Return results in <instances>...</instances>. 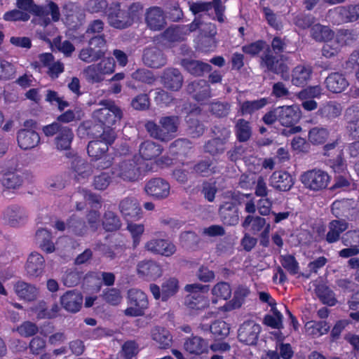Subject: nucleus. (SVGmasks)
Segmentation results:
<instances>
[{
	"label": "nucleus",
	"mask_w": 359,
	"mask_h": 359,
	"mask_svg": "<svg viewBox=\"0 0 359 359\" xmlns=\"http://www.w3.org/2000/svg\"><path fill=\"white\" fill-rule=\"evenodd\" d=\"M242 50L245 54L252 57L264 51L260 57L259 65L266 71L275 74L280 75L284 81H289V67L283 62H280L271 53L270 46L264 40L259 39L243 46Z\"/></svg>",
	"instance_id": "1"
},
{
	"label": "nucleus",
	"mask_w": 359,
	"mask_h": 359,
	"mask_svg": "<svg viewBox=\"0 0 359 359\" xmlns=\"http://www.w3.org/2000/svg\"><path fill=\"white\" fill-rule=\"evenodd\" d=\"M89 133L95 137L88 145V154L93 159L100 160L102 155L108 150L109 145L115 140V133L113 130H104L101 134L94 133L93 130Z\"/></svg>",
	"instance_id": "5"
},
{
	"label": "nucleus",
	"mask_w": 359,
	"mask_h": 359,
	"mask_svg": "<svg viewBox=\"0 0 359 359\" xmlns=\"http://www.w3.org/2000/svg\"><path fill=\"white\" fill-rule=\"evenodd\" d=\"M338 13L344 22H355L359 18V4L339 7Z\"/></svg>",
	"instance_id": "42"
},
{
	"label": "nucleus",
	"mask_w": 359,
	"mask_h": 359,
	"mask_svg": "<svg viewBox=\"0 0 359 359\" xmlns=\"http://www.w3.org/2000/svg\"><path fill=\"white\" fill-rule=\"evenodd\" d=\"M4 19L6 21H27L29 19V15L28 13L20 10H13L6 12L4 15Z\"/></svg>",
	"instance_id": "62"
},
{
	"label": "nucleus",
	"mask_w": 359,
	"mask_h": 359,
	"mask_svg": "<svg viewBox=\"0 0 359 359\" xmlns=\"http://www.w3.org/2000/svg\"><path fill=\"white\" fill-rule=\"evenodd\" d=\"M105 45L103 36H95L89 41L90 47L83 48L79 53V58L87 63L97 60L104 55L101 48Z\"/></svg>",
	"instance_id": "13"
},
{
	"label": "nucleus",
	"mask_w": 359,
	"mask_h": 359,
	"mask_svg": "<svg viewBox=\"0 0 359 359\" xmlns=\"http://www.w3.org/2000/svg\"><path fill=\"white\" fill-rule=\"evenodd\" d=\"M104 299L111 305H118L122 300L119 290L116 288L107 289L103 293Z\"/></svg>",
	"instance_id": "58"
},
{
	"label": "nucleus",
	"mask_w": 359,
	"mask_h": 359,
	"mask_svg": "<svg viewBox=\"0 0 359 359\" xmlns=\"http://www.w3.org/2000/svg\"><path fill=\"white\" fill-rule=\"evenodd\" d=\"M266 224V219L259 216L253 217L248 215L243 222L242 226L246 229L251 225V231L253 234H257L262 230Z\"/></svg>",
	"instance_id": "44"
},
{
	"label": "nucleus",
	"mask_w": 359,
	"mask_h": 359,
	"mask_svg": "<svg viewBox=\"0 0 359 359\" xmlns=\"http://www.w3.org/2000/svg\"><path fill=\"white\" fill-rule=\"evenodd\" d=\"M83 74L86 79L91 83H99L104 79V76L96 64L88 66L83 69Z\"/></svg>",
	"instance_id": "50"
},
{
	"label": "nucleus",
	"mask_w": 359,
	"mask_h": 359,
	"mask_svg": "<svg viewBox=\"0 0 359 359\" xmlns=\"http://www.w3.org/2000/svg\"><path fill=\"white\" fill-rule=\"evenodd\" d=\"M179 287L178 280L169 278L163 282L161 289L156 284H151L149 289L155 299L165 302L178 292Z\"/></svg>",
	"instance_id": "12"
},
{
	"label": "nucleus",
	"mask_w": 359,
	"mask_h": 359,
	"mask_svg": "<svg viewBox=\"0 0 359 359\" xmlns=\"http://www.w3.org/2000/svg\"><path fill=\"white\" fill-rule=\"evenodd\" d=\"M329 135L330 133L327 128L313 127L309 131L308 140L313 145H321L326 142Z\"/></svg>",
	"instance_id": "41"
},
{
	"label": "nucleus",
	"mask_w": 359,
	"mask_h": 359,
	"mask_svg": "<svg viewBox=\"0 0 359 359\" xmlns=\"http://www.w3.org/2000/svg\"><path fill=\"white\" fill-rule=\"evenodd\" d=\"M341 242L345 246L359 245V230H350L346 231L341 237Z\"/></svg>",
	"instance_id": "57"
},
{
	"label": "nucleus",
	"mask_w": 359,
	"mask_h": 359,
	"mask_svg": "<svg viewBox=\"0 0 359 359\" xmlns=\"http://www.w3.org/2000/svg\"><path fill=\"white\" fill-rule=\"evenodd\" d=\"M327 89L333 93H340L344 91L349 83L344 74L339 72H332L325 81Z\"/></svg>",
	"instance_id": "22"
},
{
	"label": "nucleus",
	"mask_w": 359,
	"mask_h": 359,
	"mask_svg": "<svg viewBox=\"0 0 359 359\" xmlns=\"http://www.w3.org/2000/svg\"><path fill=\"white\" fill-rule=\"evenodd\" d=\"M289 74V80H291L294 86L304 87L311 79L313 67L308 64L297 65L292 69L291 74L290 72Z\"/></svg>",
	"instance_id": "17"
},
{
	"label": "nucleus",
	"mask_w": 359,
	"mask_h": 359,
	"mask_svg": "<svg viewBox=\"0 0 359 359\" xmlns=\"http://www.w3.org/2000/svg\"><path fill=\"white\" fill-rule=\"evenodd\" d=\"M119 208L123 216L128 222L138 219L141 217V208L137 200L134 198H126L122 200Z\"/></svg>",
	"instance_id": "19"
},
{
	"label": "nucleus",
	"mask_w": 359,
	"mask_h": 359,
	"mask_svg": "<svg viewBox=\"0 0 359 359\" xmlns=\"http://www.w3.org/2000/svg\"><path fill=\"white\" fill-rule=\"evenodd\" d=\"M139 275L147 279L155 280L162 276L161 267L153 261H143L137 265Z\"/></svg>",
	"instance_id": "26"
},
{
	"label": "nucleus",
	"mask_w": 359,
	"mask_h": 359,
	"mask_svg": "<svg viewBox=\"0 0 359 359\" xmlns=\"http://www.w3.org/2000/svg\"><path fill=\"white\" fill-rule=\"evenodd\" d=\"M271 50L273 53L277 56L281 55L285 52L287 48V43L285 39L281 38L280 36H276L273 38L271 43Z\"/></svg>",
	"instance_id": "61"
},
{
	"label": "nucleus",
	"mask_w": 359,
	"mask_h": 359,
	"mask_svg": "<svg viewBox=\"0 0 359 359\" xmlns=\"http://www.w3.org/2000/svg\"><path fill=\"white\" fill-rule=\"evenodd\" d=\"M17 140L19 147L26 150L37 146L40 137L38 133L32 130L22 129L18 133Z\"/></svg>",
	"instance_id": "24"
},
{
	"label": "nucleus",
	"mask_w": 359,
	"mask_h": 359,
	"mask_svg": "<svg viewBox=\"0 0 359 359\" xmlns=\"http://www.w3.org/2000/svg\"><path fill=\"white\" fill-rule=\"evenodd\" d=\"M348 228V223L344 219H332L328 223L326 242L334 243L340 240L341 234Z\"/></svg>",
	"instance_id": "21"
},
{
	"label": "nucleus",
	"mask_w": 359,
	"mask_h": 359,
	"mask_svg": "<svg viewBox=\"0 0 359 359\" xmlns=\"http://www.w3.org/2000/svg\"><path fill=\"white\" fill-rule=\"evenodd\" d=\"M274 315H266L264 318V324L274 329H280L282 327L283 316L280 312L276 311Z\"/></svg>",
	"instance_id": "59"
},
{
	"label": "nucleus",
	"mask_w": 359,
	"mask_h": 359,
	"mask_svg": "<svg viewBox=\"0 0 359 359\" xmlns=\"http://www.w3.org/2000/svg\"><path fill=\"white\" fill-rule=\"evenodd\" d=\"M53 61L54 58L51 53H42L38 56L36 60L32 63V66L41 72L43 68L48 69Z\"/></svg>",
	"instance_id": "54"
},
{
	"label": "nucleus",
	"mask_w": 359,
	"mask_h": 359,
	"mask_svg": "<svg viewBox=\"0 0 359 359\" xmlns=\"http://www.w3.org/2000/svg\"><path fill=\"white\" fill-rule=\"evenodd\" d=\"M185 290L189 292L185 299V304L189 309L201 310L208 305V286L198 283L189 284L185 286Z\"/></svg>",
	"instance_id": "7"
},
{
	"label": "nucleus",
	"mask_w": 359,
	"mask_h": 359,
	"mask_svg": "<svg viewBox=\"0 0 359 359\" xmlns=\"http://www.w3.org/2000/svg\"><path fill=\"white\" fill-rule=\"evenodd\" d=\"M235 130L236 138L240 142H245L248 141L252 135L250 122L243 118L238 120L235 126Z\"/></svg>",
	"instance_id": "43"
},
{
	"label": "nucleus",
	"mask_w": 359,
	"mask_h": 359,
	"mask_svg": "<svg viewBox=\"0 0 359 359\" xmlns=\"http://www.w3.org/2000/svg\"><path fill=\"white\" fill-rule=\"evenodd\" d=\"M83 297L79 292L69 291L61 297V304L68 311L76 313L81 309Z\"/></svg>",
	"instance_id": "27"
},
{
	"label": "nucleus",
	"mask_w": 359,
	"mask_h": 359,
	"mask_svg": "<svg viewBox=\"0 0 359 359\" xmlns=\"http://www.w3.org/2000/svg\"><path fill=\"white\" fill-rule=\"evenodd\" d=\"M161 126H158L154 122L149 121L145 128L150 135L161 141L171 140L177 132L179 121L176 116H165L161 118Z\"/></svg>",
	"instance_id": "4"
},
{
	"label": "nucleus",
	"mask_w": 359,
	"mask_h": 359,
	"mask_svg": "<svg viewBox=\"0 0 359 359\" xmlns=\"http://www.w3.org/2000/svg\"><path fill=\"white\" fill-rule=\"evenodd\" d=\"M26 219V213L19 208H9L4 212V219L12 226L23 224Z\"/></svg>",
	"instance_id": "33"
},
{
	"label": "nucleus",
	"mask_w": 359,
	"mask_h": 359,
	"mask_svg": "<svg viewBox=\"0 0 359 359\" xmlns=\"http://www.w3.org/2000/svg\"><path fill=\"white\" fill-rule=\"evenodd\" d=\"M282 266L290 274L294 276L299 273V265L296 258L292 255L280 256V259Z\"/></svg>",
	"instance_id": "48"
},
{
	"label": "nucleus",
	"mask_w": 359,
	"mask_h": 359,
	"mask_svg": "<svg viewBox=\"0 0 359 359\" xmlns=\"http://www.w3.org/2000/svg\"><path fill=\"white\" fill-rule=\"evenodd\" d=\"M269 103V97H261L254 100H245L240 104L239 113L242 116H252L264 108Z\"/></svg>",
	"instance_id": "28"
},
{
	"label": "nucleus",
	"mask_w": 359,
	"mask_h": 359,
	"mask_svg": "<svg viewBox=\"0 0 359 359\" xmlns=\"http://www.w3.org/2000/svg\"><path fill=\"white\" fill-rule=\"evenodd\" d=\"M92 174V166L79 159L74 165V176L79 183H85Z\"/></svg>",
	"instance_id": "37"
},
{
	"label": "nucleus",
	"mask_w": 359,
	"mask_h": 359,
	"mask_svg": "<svg viewBox=\"0 0 359 359\" xmlns=\"http://www.w3.org/2000/svg\"><path fill=\"white\" fill-rule=\"evenodd\" d=\"M184 347L191 353L200 354L207 348V344L201 337H194L186 341Z\"/></svg>",
	"instance_id": "45"
},
{
	"label": "nucleus",
	"mask_w": 359,
	"mask_h": 359,
	"mask_svg": "<svg viewBox=\"0 0 359 359\" xmlns=\"http://www.w3.org/2000/svg\"><path fill=\"white\" fill-rule=\"evenodd\" d=\"M183 65L191 74L196 76H200L210 70V66L208 64L199 61H183Z\"/></svg>",
	"instance_id": "47"
},
{
	"label": "nucleus",
	"mask_w": 359,
	"mask_h": 359,
	"mask_svg": "<svg viewBox=\"0 0 359 359\" xmlns=\"http://www.w3.org/2000/svg\"><path fill=\"white\" fill-rule=\"evenodd\" d=\"M314 22L315 17L309 13H299L293 17L294 25L302 30L312 27Z\"/></svg>",
	"instance_id": "46"
},
{
	"label": "nucleus",
	"mask_w": 359,
	"mask_h": 359,
	"mask_svg": "<svg viewBox=\"0 0 359 359\" xmlns=\"http://www.w3.org/2000/svg\"><path fill=\"white\" fill-rule=\"evenodd\" d=\"M145 65L153 68H158L165 64V58L156 48H147L143 55Z\"/></svg>",
	"instance_id": "31"
},
{
	"label": "nucleus",
	"mask_w": 359,
	"mask_h": 359,
	"mask_svg": "<svg viewBox=\"0 0 359 359\" xmlns=\"http://www.w3.org/2000/svg\"><path fill=\"white\" fill-rule=\"evenodd\" d=\"M16 294L20 298L27 301L34 300L38 294V289L25 282L19 281L14 286Z\"/></svg>",
	"instance_id": "34"
},
{
	"label": "nucleus",
	"mask_w": 359,
	"mask_h": 359,
	"mask_svg": "<svg viewBox=\"0 0 359 359\" xmlns=\"http://www.w3.org/2000/svg\"><path fill=\"white\" fill-rule=\"evenodd\" d=\"M151 336L161 348H167L171 344L172 337L170 332L163 327H154L151 332Z\"/></svg>",
	"instance_id": "36"
},
{
	"label": "nucleus",
	"mask_w": 359,
	"mask_h": 359,
	"mask_svg": "<svg viewBox=\"0 0 359 359\" xmlns=\"http://www.w3.org/2000/svg\"><path fill=\"white\" fill-rule=\"evenodd\" d=\"M83 116V112L79 108L74 110H68L58 117V121L69 123L75 120H79Z\"/></svg>",
	"instance_id": "63"
},
{
	"label": "nucleus",
	"mask_w": 359,
	"mask_h": 359,
	"mask_svg": "<svg viewBox=\"0 0 359 359\" xmlns=\"http://www.w3.org/2000/svg\"><path fill=\"white\" fill-rule=\"evenodd\" d=\"M139 151L142 158L139 161L144 163V165H149L145 161H151L158 157L162 152V148L154 142L147 140L140 144Z\"/></svg>",
	"instance_id": "25"
},
{
	"label": "nucleus",
	"mask_w": 359,
	"mask_h": 359,
	"mask_svg": "<svg viewBox=\"0 0 359 359\" xmlns=\"http://www.w3.org/2000/svg\"><path fill=\"white\" fill-rule=\"evenodd\" d=\"M146 22L151 29H161L165 24L163 11L158 7L149 8L147 12Z\"/></svg>",
	"instance_id": "29"
},
{
	"label": "nucleus",
	"mask_w": 359,
	"mask_h": 359,
	"mask_svg": "<svg viewBox=\"0 0 359 359\" xmlns=\"http://www.w3.org/2000/svg\"><path fill=\"white\" fill-rule=\"evenodd\" d=\"M260 330V326L254 321H245L238 329V340L248 346L256 345Z\"/></svg>",
	"instance_id": "14"
},
{
	"label": "nucleus",
	"mask_w": 359,
	"mask_h": 359,
	"mask_svg": "<svg viewBox=\"0 0 359 359\" xmlns=\"http://www.w3.org/2000/svg\"><path fill=\"white\" fill-rule=\"evenodd\" d=\"M127 229L132 236L133 247L136 248L140 243L141 236L144 231V226L142 224L128 222Z\"/></svg>",
	"instance_id": "53"
},
{
	"label": "nucleus",
	"mask_w": 359,
	"mask_h": 359,
	"mask_svg": "<svg viewBox=\"0 0 359 359\" xmlns=\"http://www.w3.org/2000/svg\"><path fill=\"white\" fill-rule=\"evenodd\" d=\"M127 300L128 308L125 310L126 316H141L149 305L147 294L135 288L128 290Z\"/></svg>",
	"instance_id": "10"
},
{
	"label": "nucleus",
	"mask_w": 359,
	"mask_h": 359,
	"mask_svg": "<svg viewBox=\"0 0 359 359\" xmlns=\"http://www.w3.org/2000/svg\"><path fill=\"white\" fill-rule=\"evenodd\" d=\"M147 250L165 257H170L176 252V246L170 241L156 236L145 243Z\"/></svg>",
	"instance_id": "15"
},
{
	"label": "nucleus",
	"mask_w": 359,
	"mask_h": 359,
	"mask_svg": "<svg viewBox=\"0 0 359 359\" xmlns=\"http://www.w3.org/2000/svg\"><path fill=\"white\" fill-rule=\"evenodd\" d=\"M100 108L93 113V118L97 121L100 125L95 126L90 128L87 123H83L79 127V131L82 129L89 128L90 130H94L98 128L104 130H112L111 127L122 117L121 109L113 102L109 100H104L100 102Z\"/></svg>",
	"instance_id": "3"
},
{
	"label": "nucleus",
	"mask_w": 359,
	"mask_h": 359,
	"mask_svg": "<svg viewBox=\"0 0 359 359\" xmlns=\"http://www.w3.org/2000/svg\"><path fill=\"white\" fill-rule=\"evenodd\" d=\"M239 211L235 203H229L226 201V224L233 226L238 223Z\"/></svg>",
	"instance_id": "52"
},
{
	"label": "nucleus",
	"mask_w": 359,
	"mask_h": 359,
	"mask_svg": "<svg viewBox=\"0 0 359 359\" xmlns=\"http://www.w3.org/2000/svg\"><path fill=\"white\" fill-rule=\"evenodd\" d=\"M271 185L281 191H289L294 184L292 175L286 171H275L270 177Z\"/></svg>",
	"instance_id": "20"
},
{
	"label": "nucleus",
	"mask_w": 359,
	"mask_h": 359,
	"mask_svg": "<svg viewBox=\"0 0 359 359\" xmlns=\"http://www.w3.org/2000/svg\"><path fill=\"white\" fill-rule=\"evenodd\" d=\"M339 50L340 48L338 41H332L331 39L325 42L323 44L322 55L327 58H331L337 55Z\"/></svg>",
	"instance_id": "56"
},
{
	"label": "nucleus",
	"mask_w": 359,
	"mask_h": 359,
	"mask_svg": "<svg viewBox=\"0 0 359 359\" xmlns=\"http://www.w3.org/2000/svg\"><path fill=\"white\" fill-rule=\"evenodd\" d=\"M45 268V259L42 255L37 252H32L27 257L25 265L27 274L31 277L42 276Z\"/></svg>",
	"instance_id": "18"
},
{
	"label": "nucleus",
	"mask_w": 359,
	"mask_h": 359,
	"mask_svg": "<svg viewBox=\"0 0 359 359\" xmlns=\"http://www.w3.org/2000/svg\"><path fill=\"white\" fill-rule=\"evenodd\" d=\"M358 32L356 29H341L338 31L337 39L344 45H351L357 41Z\"/></svg>",
	"instance_id": "49"
},
{
	"label": "nucleus",
	"mask_w": 359,
	"mask_h": 359,
	"mask_svg": "<svg viewBox=\"0 0 359 359\" xmlns=\"http://www.w3.org/2000/svg\"><path fill=\"white\" fill-rule=\"evenodd\" d=\"M172 163V160L165 156L156 161L151 166L144 165V163H140L136 158L132 160L126 159L113 168V175L124 181L135 182L140 180L145 172L154 170L155 166L163 167Z\"/></svg>",
	"instance_id": "2"
},
{
	"label": "nucleus",
	"mask_w": 359,
	"mask_h": 359,
	"mask_svg": "<svg viewBox=\"0 0 359 359\" xmlns=\"http://www.w3.org/2000/svg\"><path fill=\"white\" fill-rule=\"evenodd\" d=\"M116 12H110L108 15L109 23L111 26L117 29H123L131 25V20L128 19V15L119 8V5H116Z\"/></svg>",
	"instance_id": "35"
},
{
	"label": "nucleus",
	"mask_w": 359,
	"mask_h": 359,
	"mask_svg": "<svg viewBox=\"0 0 359 359\" xmlns=\"http://www.w3.org/2000/svg\"><path fill=\"white\" fill-rule=\"evenodd\" d=\"M17 6L23 11L33 13L39 17H44L50 13L52 20L55 22L60 19L58 6L53 1H49L46 8H42L34 4L32 0H18Z\"/></svg>",
	"instance_id": "11"
},
{
	"label": "nucleus",
	"mask_w": 359,
	"mask_h": 359,
	"mask_svg": "<svg viewBox=\"0 0 359 359\" xmlns=\"http://www.w3.org/2000/svg\"><path fill=\"white\" fill-rule=\"evenodd\" d=\"M341 113V105L334 101H329L323 104L318 110V116L328 119L337 118Z\"/></svg>",
	"instance_id": "38"
},
{
	"label": "nucleus",
	"mask_w": 359,
	"mask_h": 359,
	"mask_svg": "<svg viewBox=\"0 0 359 359\" xmlns=\"http://www.w3.org/2000/svg\"><path fill=\"white\" fill-rule=\"evenodd\" d=\"M22 178L18 173L6 174L3 179V184L8 189H15L22 184Z\"/></svg>",
	"instance_id": "60"
},
{
	"label": "nucleus",
	"mask_w": 359,
	"mask_h": 359,
	"mask_svg": "<svg viewBox=\"0 0 359 359\" xmlns=\"http://www.w3.org/2000/svg\"><path fill=\"white\" fill-rule=\"evenodd\" d=\"M190 11L194 15H206L212 8H214L216 17L219 22L223 21L222 14L220 13L216 0L214 2H205L197 1L195 2H189Z\"/></svg>",
	"instance_id": "23"
},
{
	"label": "nucleus",
	"mask_w": 359,
	"mask_h": 359,
	"mask_svg": "<svg viewBox=\"0 0 359 359\" xmlns=\"http://www.w3.org/2000/svg\"><path fill=\"white\" fill-rule=\"evenodd\" d=\"M310 334L314 336H322L330 330V325L326 321H313L306 324Z\"/></svg>",
	"instance_id": "51"
},
{
	"label": "nucleus",
	"mask_w": 359,
	"mask_h": 359,
	"mask_svg": "<svg viewBox=\"0 0 359 359\" xmlns=\"http://www.w3.org/2000/svg\"><path fill=\"white\" fill-rule=\"evenodd\" d=\"M165 87L172 90H179L182 84V76L175 69H166L162 76Z\"/></svg>",
	"instance_id": "32"
},
{
	"label": "nucleus",
	"mask_w": 359,
	"mask_h": 359,
	"mask_svg": "<svg viewBox=\"0 0 359 359\" xmlns=\"http://www.w3.org/2000/svg\"><path fill=\"white\" fill-rule=\"evenodd\" d=\"M301 181L306 188L318 191L327 188L330 177L322 170L313 169L304 172Z\"/></svg>",
	"instance_id": "9"
},
{
	"label": "nucleus",
	"mask_w": 359,
	"mask_h": 359,
	"mask_svg": "<svg viewBox=\"0 0 359 359\" xmlns=\"http://www.w3.org/2000/svg\"><path fill=\"white\" fill-rule=\"evenodd\" d=\"M198 29L205 36H212L215 33V26L211 23H203L199 22L196 18L194 22L189 26L184 27H172L168 28L164 35L165 37L170 41H175L182 40L184 37L181 35L182 33L187 34L194 32Z\"/></svg>",
	"instance_id": "6"
},
{
	"label": "nucleus",
	"mask_w": 359,
	"mask_h": 359,
	"mask_svg": "<svg viewBox=\"0 0 359 359\" xmlns=\"http://www.w3.org/2000/svg\"><path fill=\"white\" fill-rule=\"evenodd\" d=\"M103 226L107 231H115L121 226V221L113 212L108 211L104 217Z\"/></svg>",
	"instance_id": "55"
},
{
	"label": "nucleus",
	"mask_w": 359,
	"mask_h": 359,
	"mask_svg": "<svg viewBox=\"0 0 359 359\" xmlns=\"http://www.w3.org/2000/svg\"><path fill=\"white\" fill-rule=\"evenodd\" d=\"M144 190L149 196L163 199L169 196L170 186L167 181L161 178H154L146 184Z\"/></svg>",
	"instance_id": "16"
},
{
	"label": "nucleus",
	"mask_w": 359,
	"mask_h": 359,
	"mask_svg": "<svg viewBox=\"0 0 359 359\" xmlns=\"http://www.w3.org/2000/svg\"><path fill=\"white\" fill-rule=\"evenodd\" d=\"M74 138V134L72 130L67 127H64L60 130L57 133L55 143L59 150H67L70 148Z\"/></svg>",
	"instance_id": "39"
},
{
	"label": "nucleus",
	"mask_w": 359,
	"mask_h": 359,
	"mask_svg": "<svg viewBox=\"0 0 359 359\" xmlns=\"http://www.w3.org/2000/svg\"><path fill=\"white\" fill-rule=\"evenodd\" d=\"M311 36L316 41L326 42L333 38L334 32L327 26H324L320 24H316L311 27Z\"/></svg>",
	"instance_id": "40"
},
{
	"label": "nucleus",
	"mask_w": 359,
	"mask_h": 359,
	"mask_svg": "<svg viewBox=\"0 0 359 359\" xmlns=\"http://www.w3.org/2000/svg\"><path fill=\"white\" fill-rule=\"evenodd\" d=\"M250 292V289L247 286L238 285L234 290L232 299L226 303V311L241 308Z\"/></svg>",
	"instance_id": "30"
},
{
	"label": "nucleus",
	"mask_w": 359,
	"mask_h": 359,
	"mask_svg": "<svg viewBox=\"0 0 359 359\" xmlns=\"http://www.w3.org/2000/svg\"><path fill=\"white\" fill-rule=\"evenodd\" d=\"M96 65L104 76L114 72L115 62L112 57L104 58Z\"/></svg>",
	"instance_id": "64"
},
{
	"label": "nucleus",
	"mask_w": 359,
	"mask_h": 359,
	"mask_svg": "<svg viewBox=\"0 0 359 359\" xmlns=\"http://www.w3.org/2000/svg\"><path fill=\"white\" fill-rule=\"evenodd\" d=\"M301 116V111L296 105L283 106L278 108V121L282 126L289 128L290 134H295L302 130L301 126H296Z\"/></svg>",
	"instance_id": "8"
}]
</instances>
